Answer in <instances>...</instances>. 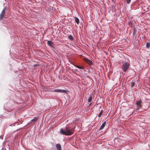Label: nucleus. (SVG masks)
Listing matches in <instances>:
<instances>
[{
	"instance_id": "f257e3e1",
	"label": "nucleus",
	"mask_w": 150,
	"mask_h": 150,
	"mask_svg": "<svg viewBox=\"0 0 150 150\" xmlns=\"http://www.w3.org/2000/svg\"><path fill=\"white\" fill-rule=\"evenodd\" d=\"M74 132V129L73 128L69 129V127L66 126L64 130L62 129L60 130V132L61 134H64L66 135H70L72 134Z\"/></svg>"
},
{
	"instance_id": "f03ea898",
	"label": "nucleus",
	"mask_w": 150,
	"mask_h": 150,
	"mask_svg": "<svg viewBox=\"0 0 150 150\" xmlns=\"http://www.w3.org/2000/svg\"><path fill=\"white\" fill-rule=\"evenodd\" d=\"M130 63L128 62H125L123 64L122 69L124 72H126L129 67Z\"/></svg>"
},
{
	"instance_id": "7ed1b4c3",
	"label": "nucleus",
	"mask_w": 150,
	"mask_h": 150,
	"mask_svg": "<svg viewBox=\"0 0 150 150\" xmlns=\"http://www.w3.org/2000/svg\"><path fill=\"white\" fill-rule=\"evenodd\" d=\"M53 92H59V93H67V91L64 90H61L59 89H56L53 91Z\"/></svg>"
},
{
	"instance_id": "20e7f679",
	"label": "nucleus",
	"mask_w": 150,
	"mask_h": 150,
	"mask_svg": "<svg viewBox=\"0 0 150 150\" xmlns=\"http://www.w3.org/2000/svg\"><path fill=\"white\" fill-rule=\"evenodd\" d=\"M84 60L88 64L90 65H92L93 64V62L92 60H91L87 59H85Z\"/></svg>"
},
{
	"instance_id": "39448f33",
	"label": "nucleus",
	"mask_w": 150,
	"mask_h": 150,
	"mask_svg": "<svg viewBox=\"0 0 150 150\" xmlns=\"http://www.w3.org/2000/svg\"><path fill=\"white\" fill-rule=\"evenodd\" d=\"M47 43L51 47H53L54 44L51 41H48L47 42Z\"/></svg>"
},
{
	"instance_id": "423d86ee",
	"label": "nucleus",
	"mask_w": 150,
	"mask_h": 150,
	"mask_svg": "<svg viewBox=\"0 0 150 150\" xmlns=\"http://www.w3.org/2000/svg\"><path fill=\"white\" fill-rule=\"evenodd\" d=\"M56 147L57 149V150H62L61 146L59 144H56Z\"/></svg>"
},
{
	"instance_id": "0eeeda50",
	"label": "nucleus",
	"mask_w": 150,
	"mask_h": 150,
	"mask_svg": "<svg viewBox=\"0 0 150 150\" xmlns=\"http://www.w3.org/2000/svg\"><path fill=\"white\" fill-rule=\"evenodd\" d=\"M5 8H4L0 15V19H1L4 14Z\"/></svg>"
},
{
	"instance_id": "6e6552de",
	"label": "nucleus",
	"mask_w": 150,
	"mask_h": 150,
	"mask_svg": "<svg viewBox=\"0 0 150 150\" xmlns=\"http://www.w3.org/2000/svg\"><path fill=\"white\" fill-rule=\"evenodd\" d=\"M106 124V122H104L102 124V125H101V127H100V129L101 130V129H103L104 128Z\"/></svg>"
},
{
	"instance_id": "1a4fd4ad",
	"label": "nucleus",
	"mask_w": 150,
	"mask_h": 150,
	"mask_svg": "<svg viewBox=\"0 0 150 150\" xmlns=\"http://www.w3.org/2000/svg\"><path fill=\"white\" fill-rule=\"evenodd\" d=\"M74 18L75 22H76L77 24H79V18L76 17H75Z\"/></svg>"
},
{
	"instance_id": "9d476101",
	"label": "nucleus",
	"mask_w": 150,
	"mask_h": 150,
	"mask_svg": "<svg viewBox=\"0 0 150 150\" xmlns=\"http://www.w3.org/2000/svg\"><path fill=\"white\" fill-rule=\"evenodd\" d=\"M38 119V117H34V118L33 119H32L31 120V122H35V121H37Z\"/></svg>"
},
{
	"instance_id": "9b49d317",
	"label": "nucleus",
	"mask_w": 150,
	"mask_h": 150,
	"mask_svg": "<svg viewBox=\"0 0 150 150\" xmlns=\"http://www.w3.org/2000/svg\"><path fill=\"white\" fill-rule=\"evenodd\" d=\"M75 67H76L78 68H79V69H84V67L83 66H77V65H74V64H73Z\"/></svg>"
},
{
	"instance_id": "f8f14e48",
	"label": "nucleus",
	"mask_w": 150,
	"mask_h": 150,
	"mask_svg": "<svg viewBox=\"0 0 150 150\" xmlns=\"http://www.w3.org/2000/svg\"><path fill=\"white\" fill-rule=\"evenodd\" d=\"M68 38L71 40H72L73 39V38L72 36L71 35H69L68 36Z\"/></svg>"
},
{
	"instance_id": "ddd939ff",
	"label": "nucleus",
	"mask_w": 150,
	"mask_h": 150,
	"mask_svg": "<svg viewBox=\"0 0 150 150\" xmlns=\"http://www.w3.org/2000/svg\"><path fill=\"white\" fill-rule=\"evenodd\" d=\"M141 103V101L140 100L139 101H137L136 104L137 105H139Z\"/></svg>"
},
{
	"instance_id": "4468645a",
	"label": "nucleus",
	"mask_w": 150,
	"mask_h": 150,
	"mask_svg": "<svg viewBox=\"0 0 150 150\" xmlns=\"http://www.w3.org/2000/svg\"><path fill=\"white\" fill-rule=\"evenodd\" d=\"M92 100V97L91 96H90L89 97V98H88V102H90Z\"/></svg>"
},
{
	"instance_id": "2eb2a0df",
	"label": "nucleus",
	"mask_w": 150,
	"mask_h": 150,
	"mask_svg": "<svg viewBox=\"0 0 150 150\" xmlns=\"http://www.w3.org/2000/svg\"><path fill=\"white\" fill-rule=\"evenodd\" d=\"M146 46L147 48L150 47V43L149 42H147L146 44Z\"/></svg>"
},
{
	"instance_id": "dca6fc26",
	"label": "nucleus",
	"mask_w": 150,
	"mask_h": 150,
	"mask_svg": "<svg viewBox=\"0 0 150 150\" xmlns=\"http://www.w3.org/2000/svg\"><path fill=\"white\" fill-rule=\"evenodd\" d=\"M102 110L99 113V114L98 115V117H100L101 116V115L102 113Z\"/></svg>"
},
{
	"instance_id": "f3484780",
	"label": "nucleus",
	"mask_w": 150,
	"mask_h": 150,
	"mask_svg": "<svg viewBox=\"0 0 150 150\" xmlns=\"http://www.w3.org/2000/svg\"><path fill=\"white\" fill-rule=\"evenodd\" d=\"M134 82H132L131 83V86L132 87H133L134 86Z\"/></svg>"
},
{
	"instance_id": "a211bd4d",
	"label": "nucleus",
	"mask_w": 150,
	"mask_h": 150,
	"mask_svg": "<svg viewBox=\"0 0 150 150\" xmlns=\"http://www.w3.org/2000/svg\"><path fill=\"white\" fill-rule=\"evenodd\" d=\"M127 0V3L128 4H129L131 1V0Z\"/></svg>"
},
{
	"instance_id": "6ab92c4d",
	"label": "nucleus",
	"mask_w": 150,
	"mask_h": 150,
	"mask_svg": "<svg viewBox=\"0 0 150 150\" xmlns=\"http://www.w3.org/2000/svg\"><path fill=\"white\" fill-rule=\"evenodd\" d=\"M37 65H38V64H37L35 65V66H37Z\"/></svg>"
},
{
	"instance_id": "aec40b11",
	"label": "nucleus",
	"mask_w": 150,
	"mask_h": 150,
	"mask_svg": "<svg viewBox=\"0 0 150 150\" xmlns=\"http://www.w3.org/2000/svg\"><path fill=\"white\" fill-rule=\"evenodd\" d=\"M114 0H112V1H113Z\"/></svg>"
},
{
	"instance_id": "412c9836",
	"label": "nucleus",
	"mask_w": 150,
	"mask_h": 150,
	"mask_svg": "<svg viewBox=\"0 0 150 150\" xmlns=\"http://www.w3.org/2000/svg\"><path fill=\"white\" fill-rule=\"evenodd\" d=\"M30 123H31V122H30L29 123V124Z\"/></svg>"
}]
</instances>
